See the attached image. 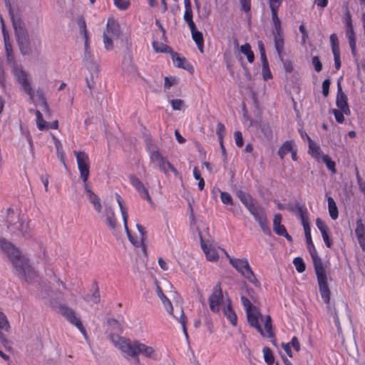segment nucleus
<instances>
[{"instance_id": "2", "label": "nucleus", "mask_w": 365, "mask_h": 365, "mask_svg": "<svg viewBox=\"0 0 365 365\" xmlns=\"http://www.w3.org/2000/svg\"><path fill=\"white\" fill-rule=\"evenodd\" d=\"M156 293L158 297L160 299L165 309L182 324V329L185 332L186 319L182 309L181 307H177L175 313H173V307L170 299L168 298V296L175 298L176 295V292L173 290L171 283L166 279L156 282Z\"/></svg>"}, {"instance_id": "59", "label": "nucleus", "mask_w": 365, "mask_h": 365, "mask_svg": "<svg viewBox=\"0 0 365 365\" xmlns=\"http://www.w3.org/2000/svg\"><path fill=\"white\" fill-rule=\"evenodd\" d=\"M158 264L163 271H168L169 269V264L168 262L164 260L162 257L158 258Z\"/></svg>"}, {"instance_id": "31", "label": "nucleus", "mask_w": 365, "mask_h": 365, "mask_svg": "<svg viewBox=\"0 0 365 365\" xmlns=\"http://www.w3.org/2000/svg\"><path fill=\"white\" fill-rule=\"evenodd\" d=\"M76 157L78 168L91 164L88 155L85 151L73 150Z\"/></svg>"}, {"instance_id": "48", "label": "nucleus", "mask_w": 365, "mask_h": 365, "mask_svg": "<svg viewBox=\"0 0 365 365\" xmlns=\"http://www.w3.org/2000/svg\"><path fill=\"white\" fill-rule=\"evenodd\" d=\"M220 199L223 204L225 205H232L233 200L232 197L230 193L227 192H221L220 193Z\"/></svg>"}, {"instance_id": "20", "label": "nucleus", "mask_w": 365, "mask_h": 365, "mask_svg": "<svg viewBox=\"0 0 365 365\" xmlns=\"http://www.w3.org/2000/svg\"><path fill=\"white\" fill-rule=\"evenodd\" d=\"M150 158L151 163H154L160 169L162 167V165L164 166L167 165L169 167L170 171L173 173L175 175H179V173L178 172V170L168 161L165 160L158 151H153L150 153Z\"/></svg>"}, {"instance_id": "33", "label": "nucleus", "mask_w": 365, "mask_h": 365, "mask_svg": "<svg viewBox=\"0 0 365 365\" xmlns=\"http://www.w3.org/2000/svg\"><path fill=\"white\" fill-rule=\"evenodd\" d=\"M189 28L191 31L192 39L195 41V42L197 45V47H198L199 50L200 51V52H202L204 41H203V37H202V33L197 30L195 25H194L193 28L192 27H189Z\"/></svg>"}, {"instance_id": "64", "label": "nucleus", "mask_w": 365, "mask_h": 365, "mask_svg": "<svg viewBox=\"0 0 365 365\" xmlns=\"http://www.w3.org/2000/svg\"><path fill=\"white\" fill-rule=\"evenodd\" d=\"M242 9L245 11H249L250 9V0H241Z\"/></svg>"}, {"instance_id": "56", "label": "nucleus", "mask_w": 365, "mask_h": 365, "mask_svg": "<svg viewBox=\"0 0 365 365\" xmlns=\"http://www.w3.org/2000/svg\"><path fill=\"white\" fill-rule=\"evenodd\" d=\"M334 58V65L336 70L339 69L341 67V60H340V51H336L333 52Z\"/></svg>"}, {"instance_id": "25", "label": "nucleus", "mask_w": 365, "mask_h": 365, "mask_svg": "<svg viewBox=\"0 0 365 365\" xmlns=\"http://www.w3.org/2000/svg\"><path fill=\"white\" fill-rule=\"evenodd\" d=\"M76 23L79 29V34L82 36L84 41L85 50L87 51L88 48V32L85 19L82 16H78L76 19Z\"/></svg>"}, {"instance_id": "3", "label": "nucleus", "mask_w": 365, "mask_h": 365, "mask_svg": "<svg viewBox=\"0 0 365 365\" xmlns=\"http://www.w3.org/2000/svg\"><path fill=\"white\" fill-rule=\"evenodd\" d=\"M209 305L212 312L217 313L222 310L232 325L237 324V316L232 308L231 301L228 297H224L220 284L213 288L209 297Z\"/></svg>"}, {"instance_id": "55", "label": "nucleus", "mask_w": 365, "mask_h": 365, "mask_svg": "<svg viewBox=\"0 0 365 365\" xmlns=\"http://www.w3.org/2000/svg\"><path fill=\"white\" fill-rule=\"evenodd\" d=\"M234 137L236 145L241 148L243 145V138L241 132L235 131L234 133Z\"/></svg>"}, {"instance_id": "39", "label": "nucleus", "mask_w": 365, "mask_h": 365, "mask_svg": "<svg viewBox=\"0 0 365 365\" xmlns=\"http://www.w3.org/2000/svg\"><path fill=\"white\" fill-rule=\"evenodd\" d=\"M263 357L267 365H277L272 351L268 347L263 348Z\"/></svg>"}, {"instance_id": "58", "label": "nucleus", "mask_w": 365, "mask_h": 365, "mask_svg": "<svg viewBox=\"0 0 365 365\" xmlns=\"http://www.w3.org/2000/svg\"><path fill=\"white\" fill-rule=\"evenodd\" d=\"M330 86V81L329 79H326L322 83V93L324 96H327L329 94V89Z\"/></svg>"}, {"instance_id": "9", "label": "nucleus", "mask_w": 365, "mask_h": 365, "mask_svg": "<svg viewBox=\"0 0 365 365\" xmlns=\"http://www.w3.org/2000/svg\"><path fill=\"white\" fill-rule=\"evenodd\" d=\"M226 255L229 259L231 265L248 282L256 284L258 281L252 270L247 259L246 258H235L230 257L227 252Z\"/></svg>"}, {"instance_id": "1", "label": "nucleus", "mask_w": 365, "mask_h": 365, "mask_svg": "<svg viewBox=\"0 0 365 365\" xmlns=\"http://www.w3.org/2000/svg\"><path fill=\"white\" fill-rule=\"evenodd\" d=\"M241 301L244 305L249 324L254 327L265 339L272 341L274 331L272 329L269 316L262 317L258 309L253 307L251 302L245 297H242Z\"/></svg>"}, {"instance_id": "14", "label": "nucleus", "mask_w": 365, "mask_h": 365, "mask_svg": "<svg viewBox=\"0 0 365 365\" xmlns=\"http://www.w3.org/2000/svg\"><path fill=\"white\" fill-rule=\"evenodd\" d=\"M122 331L121 324L114 319H108L106 324V334L108 339L112 342H119L122 340L120 333Z\"/></svg>"}, {"instance_id": "5", "label": "nucleus", "mask_w": 365, "mask_h": 365, "mask_svg": "<svg viewBox=\"0 0 365 365\" xmlns=\"http://www.w3.org/2000/svg\"><path fill=\"white\" fill-rule=\"evenodd\" d=\"M115 199H116V201H117L118 205L120 208V211L123 221L125 231L128 235L129 240L135 247H140V246L143 245V242L145 240V237H146V232L145 230V228L142 225L137 224L136 227L139 232V236L137 237L136 238H134L131 235L130 232L128 227V209L125 205L124 200H123L121 196L118 193H115Z\"/></svg>"}, {"instance_id": "17", "label": "nucleus", "mask_w": 365, "mask_h": 365, "mask_svg": "<svg viewBox=\"0 0 365 365\" xmlns=\"http://www.w3.org/2000/svg\"><path fill=\"white\" fill-rule=\"evenodd\" d=\"M0 250L9 262L21 252L15 245L3 237L0 238Z\"/></svg>"}, {"instance_id": "26", "label": "nucleus", "mask_w": 365, "mask_h": 365, "mask_svg": "<svg viewBox=\"0 0 365 365\" xmlns=\"http://www.w3.org/2000/svg\"><path fill=\"white\" fill-rule=\"evenodd\" d=\"M86 197L88 199L90 202L93 205L95 210L97 212H101V208L102 207L99 197L88 187V184L84 185Z\"/></svg>"}, {"instance_id": "51", "label": "nucleus", "mask_w": 365, "mask_h": 365, "mask_svg": "<svg viewBox=\"0 0 365 365\" xmlns=\"http://www.w3.org/2000/svg\"><path fill=\"white\" fill-rule=\"evenodd\" d=\"M177 83V78L173 76L170 77H165V83H164V88L165 89H170V87L173 85H175Z\"/></svg>"}, {"instance_id": "28", "label": "nucleus", "mask_w": 365, "mask_h": 365, "mask_svg": "<svg viewBox=\"0 0 365 365\" xmlns=\"http://www.w3.org/2000/svg\"><path fill=\"white\" fill-rule=\"evenodd\" d=\"M237 196L250 212H252L255 209L254 200L249 194L242 190H238L237 192Z\"/></svg>"}, {"instance_id": "63", "label": "nucleus", "mask_w": 365, "mask_h": 365, "mask_svg": "<svg viewBox=\"0 0 365 365\" xmlns=\"http://www.w3.org/2000/svg\"><path fill=\"white\" fill-rule=\"evenodd\" d=\"M284 68L287 73H292L294 71V66L289 61H285L284 63Z\"/></svg>"}, {"instance_id": "12", "label": "nucleus", "mask_w": 365, "mask_h": 365, "mask_svg": "<svg viewBox=\"0 0 365 365\" xmlns=\"http://www.w3.org/2000/svg\"><path fill=\"white\" fill-rule=\"evenodd\" d=\"M299 213H300V219L302 221V225L304 227V234H305V237H306L307 242L308 250H309V251L311 254V256L313 259L314 268H316V264L319 265V264H322L321 259L317 256V251L314 248V244H313V242L312 240L309 218H308L307 214L306 212H304V211L300 210Z\"/></svg>"}, {"instance_id": "13", "label": "nucleus", "mask_w": 365, "mask_h": 365, "mask_svg": "<svg viewBox=\"0 0 365 365\" xmlns=\"http://www.w3.org/2000/svg\"><path fill=\"white\" fill-rule=\"evenodd\" d=\"M315 271L322 298L326 304H329L330 302V290L327 283V275L322 264H316Z\"/></svg>"}, {"instance_id": "4", "label": "nucleus", "mask_w": 365, "mask_h": 365, "mask_svg": "<svg viewBox=\"0 0 365 365\" xmlns=\"http://www.w3.org/2000/svg\"><path fill=\"white\" fill-rule=\"evenodd\" d=\"M123 39L126 42L128 41V37L123 34L118 21L114 18H109L103 33V43L105 49L108 51H113L114 41Z\"/></svg>"}, {"instance_id": "40", "label": "nucleus", "mask_w": 365, "mask_h": 365, "mask_svg": "<svg viewBox=\"0 0 365 365\" xmlns=\"http://www.w3.org/2000/svg\"><path fill=\"white\" fill-rule=\"evenodd\" d=\"M90 168H91V164L78 168L79 173H80V178L82 180V181L83 182L84 185L86 184H88V178L90 175Z\"/></svg>"}, {"instance_id": "8", "label": "nucleus", "mask_w": 365, "mask_h": 365, "mask_svg": "<svg viewBox=\"0 0 365 365\" xmlns=\"http://www.w3.org/2000/svg\"><path fill=\"white\" fill-rule=\"evenodd\" d=\"M282 0H269V7L272 11V19L274 26L273 36L276 50L279 55L283 51L284 39L281 28V21L277 16V11Z\"/></svg>"}, {"instance_id": "7", "label": "nucleus", "mask_w": 365, "mask_h": 365, "mask_svg": "<svg viewBox=\"0 0 365 365\" xmlns=\"http://www.w3.org/2000/svg\"><path fill=\"white\" fill-rule=\"evenodd\" d=\"M10 263L16 274L26 281H31L36 276V273L30 264L28 257L21 252Z\"/></svg>"}, {"instance_id": "54", "label": "nucleus", "mask_w": 365, "mask_h": 365, "mask_svg": "<svg viewBox=\"0 0 365 365\" xmlns=\"http://www.w3.org/2000/svg\"><path fill=\"white\" fill-rule=\"evenodd\" d=\"M114 4L118 9L121 10L126 9L130 4L129 1L125 0H114Z\"/></svg>"}, {"instance_id": "32", "label": "nucleus", "mask_w": 365, "mask_h": 365, "mask_svg": "<svg viewBox=\"0 0 365 365\" xmlns=\"http://www.w3.org/2000/svg\"><path fill=\"white\" fill-rule=\"evenodd\" d=\"M294 149V143L293 140H287L283 143V144L280 146L278 150V155L280 158H284V157Z\"/></svg>"}, {"instance_id": "22", "label": "nucleus", "mask_w": 365, "mask_h": 365, "mask_svg": "<svg viewBox=\"0 0 365 365\" xmlns=\"http://www.w3.org/2000/svg\"><path fill=\"white\" fill-rule=\"evenodd\" d=\"M307 140L309 143L308 153L311 155L312 157L314 158L316 160L321 162L322 156H324L325 154H323L319 145L313 142L309 136H307Z\"/></svg>"}, {"instance_id": "37", "label": "nucleus", "mask_w": 365, "mask_h": 365, "mask_svg": "<svg viewBox=\"0 0 365 365\" xmlns=\"http://www.w3.org/2000/svg\"><path fill=\"white\" fill-rule=\"evenodd\" d=\"M13 354L11 344H0V356L4 360H9Z\"/></svg>"}, {"instance_id": "18", "label": "nucleus", "mask_w": 365, "mask_h": 365, "mask_svg": "<svg viewBox=\"0 0 365 365\" xmlns=\"http://www.w3.org/2000/svg\"><path fill=\"white\" fill-rule=\"evenodd\" d=\"M201 248L205 255L207 260L211 262H217L220 259L218 249L213 246L210 242H205L200 239Z\"/></svg>"}, {"instance_id": "60", "label": "nucleus", "mask_w": 365, "mask_h": 365, "mask_svg": "<svg viewBox=\"0 0 365 365\" xmlns=\"http://www.w3.org/2000/svg\"><path fill=\"white\" fill-rule=\"evenodd\" d=\"M20 227H21L20 232H21V234L23 235H26L29 232L30 229H29L28 222H21L20 225Z\"/></svg>"}, {"instance_id": "29", "label": "nucleus", "mask_w": 365, "mask_h": 365, "mask_svg": "<svg viewBox=\"0 0 365 365\" xmlns=\"http://www.w3.org/2000/svg\"><path fill=\"white\" fill-rule=\"evenodd\" d=\"M316 225L318 229L320 230L321 234L322 235L323 240L327 247H331L332 245V242L329 239L328 235V227L325 225V223L320 219L317 218L316 220Z\"/></svg>"}, {"instance_id": "62", "label": "nucleus", "mask_w": 365, "mask_h": 365, "mask_svg": "<svg viewBox=\"0 0 365 365\" xmlns=\"http://www.w3.org/2000/svg\"><path fill=\"white\" fill-rule=\"evenodd\" d=\"M282 349H284V351L286 352V354L291 358H292L294 356V350L292 347V346H287V345H283L282 344Z\"/></svg>"}, {"instance_id": "46", "label": "nucleus", "mask_w": 365, "mask_h": 365, "mask_svg": "<svg viewBox=\"0 0 365 365\" xmlns=\"http://www.w3.org/2000/svg\"><path fill=\"white\" fill-rule=\"evenodd\" d=\"M293 263L298 272L302 273L305 270V264L301 257H296L294 259Z\"/></svg>"}, {"instance_id": "38", "label": "nucleus", "mask_w": 365, "mask_h": 365, "mask_svg": "<svg viewBox=\"0 0 365 365\" xmlns=\"http://www.w3.org/2000/svg\"><path fill=\"white\" fill-rule=\"evenodd\" d=\"M329 213L331 219L336 220L338 217L339 212L334 200L331 197L327 198Z\"/></svg>"}, {"instance_id": "23", "label": "nucleus", "mask_w": 365, "mask_h": 365, "mask_svg": "<svg viewBox=\"0 0 365 365\" xmlns=\"http://www.w3.org/2000/svg\"><path fill=\"white\" fill-rule=\"evenodd\" d=\"M130 181L132 185L136 189V190L139 192V194L144 198H145L148 202H151L150 196L148 194V190L144 187L142 182L135 176L130 177Z\"/></svg>"}, {"instance_id": "44", "label": "nucleus", "mask_w": 365, "mask_h": 365, "mask_svg": "<svg viewBox=\"0 0 365 365\" xmlns=\"http://www.w3.org/2000/svg\"><path fill=\"white\" fill-rule=\"evenodd\" d=\"M216 133H217V135H218L222 150V151H224L225 149H224V146H223L222 140H223V137H224V135L225 133V128L223 124L218 123L217 125Z\"/></svg>"}, {"instance_id": "45", "label": "nucleus", "mask_w": 365, "mask_h": 365, "mask_svg": "<svg viewBox=\"0 0 365 365\" xmlns=\"http://www.w3.org/2000/svg\"><path fill=\"white\" fill-rule=\"evenodd\" d=\"M184 20L187 23L189 27H194L195 23L192 20V9H187L185 10L184 16H183Z\"/></svg>"}, {"instance_id": "19", "label": "nucleus", "mask_w": 365, "mask_h": 365, "mask_svg": "<svg viewBox=\"0 0 365 365\" xmlns=\"http://www.w3.org/2000/svg\"><path fill=\"white\" fill-rule=\"evenodd\" d=\"M336 104L339 109H340L346 115L351 114V110L347 103V97L343 92L341 83L339 81L337 83V95L336 99Z\"/></svg>"}, {"instance_id": "49", "label": "nucleus", "mask_w": 365, "mask_h": 365, "mask_svg": "<svg viewBox=\"0 0 365 365\" xmlns=\"http://www.w3.org/2000/svg\"><path fill=\"white\" fill-rule=\"evenodd\" d=\"M331 113L334 115L335 119H336V120L339 123H344V115H345V113H343L340 109H339V110L338 109H333L331 111Z\"/></svg>"}, {"instance_id": "61", "label": "nucleus", "mask_w": 365, "mask_h": 365, "mask_svg": "<svg viewBox=\"0 0 365 365\" xmlns=\"http://www.w3.org/2000/svg\"><path fill=\"white\" fill-rule=\"evenodd\" d=\"M299 29L302 35V41L305 43L308 38V33L306 30V28L304 24H301Z\"/></svg>"}, {"instance_id": "50", "label": "nucleus", "mask_w": 365, "mask_h": 365, "mask_svg": "<svg viewBox=\"0 0 365 365\" xmlns=\"http://www.w3.org/2000/svg\"><path fill=\"white\" fill-rule=\"evenodd\" d=\"M170 104L173 110H180L184 106V102L181 99H173L170 101Z\"/></svg>"}, {"instance_id": "27", "label": "nucleus", "mask_w": 365, "mask_h": 365, "mask_svg": "<svg viewBox=\"0 0 365 365\" xmlns=\"http://www.w3.org/2000/svg\"><path fill=\"white\" fill-rule=\"evenodd\" d=\"M172 59L175 66L181 68L189 71H192V66L186 61V59L176 53H172Z\"/></svg>"}, {"instance_id": "42", "label": "nucleus", "mask_w": 365, "mask_h": 365, "mask_svg": "<svg viewBox=\"0 0 365 365\" xmlns=\"http://www.w3.org/2000/svg\"><path fill=\"white\" fill-rule=\"evenodd\" d=\"M153 47L155 52L167 53L170 51V48L166 44L154 41Z\"/></svg>"}, {"instance_id": "30", "label": "nucleus", "mask_w": 365, "mask_h": 365, "mask_svg": "<svg viewBox=\"0 0 365 365\" xmlns=\"http://www.w3.org/2000/svg\"><path fill=\"white\" fill-rule=\"evenodd\" d=\"M250 213L258 222L263 232H268L269 230L267 225V219L266 215L263 212H257L255 209L252 212H250Z\"/></svg>"}, {"instance_id": "16", "label": "nucleus", "mask_w": 365, "mask_h": 365, "mask_svg": "<svg viewBox=\"0 0 365 365\" xmlns=\"http://www.w3.org/2000/svg\"><path fill=\"white\" fill-rule=\"evenodd\" d=\"M98 214L111 230L116 228L118 225L117 219L110 206L105 204L103 209L101 207V212H98Z\"/></svg>"}, {"instance_id": "53", "label": "nucleus", "mask_w": 365, "mask_h": 365, "mask_svg": "<svg viewBox=\"0 0 365 365\" xmlns=\"http://www.w3.org/2000/svg\"><path fill=\"white\" fill-rule=\"evenodd\" d=\"M262 74L263 79L264 81L271 79L272 78V75L271 71L269 68V65L262 66Z\"/></svg>"}, {"instance_id": "10", "label": "nucleus", "mask_w": 365, "mask_h": 365, "mask_svg": "<svg viewBox=\"0 0 365 365\" xmlns=\"http://www.w3.org/2000/svg\"><path fill=\"white\" fill-rule=\"evenodd\" d=\"M13 24L16 31L17 41L20 50L24 55L31 53L32 49L31 41L29 37L28 33L25 29L24 24L21 20H16L12 16Z\"/></svg>"}, {"instance_id": "57", "label": "nucleus", "mask_w": 365, "mask_h": 365, "mask_svg": "<svg viewBox=\"0 0 365 365\" xmlns=\"http://www.w3.org/2000/svg\"><path fill=\"white\" fill-rule=\"evenodd\" d=\"M312 63L314 66L316 71L319 72L322 69V65L317 56H314L312 58Z\"/></svg>"}, {"instance_id": "21", "label": "nucleus", "mask_w": 365, "mask_h": 365, "mask_svg": "<svg viewBox=\"0 0 365 365\" xmlns=\"http://www.w3.org/2000/svg\"><path fill=\"white\" fill-rule=\"evenodd\" d=\"M346 36L349 40V43L351 50V53L353 56L356 55V36L354 31V29L351 24V20L350 16L347 17L346 19Z\"/></svg>"}, {"instance_id": "35", "label": "nucleus", "mask_w": 365, "mask_h": 365, "mask_svg": "<svg viewBox=\"0 0 365 365\" xmlns=\"http://www.w3.org/2000/svg\"><path fill=\"white\" fill-rule=\"evenodd\" d=\"M1 22L2 33H3V36H4V45H5V51H6V55H7L8 60H9L11 56L12 48H11V46L9 42V34L5 30L4 23V21L2 19H1Z\"/></svg>"}, {"instance_id": "36", "label": "nucleus", "mask_w": 365, "mask_h": 365, "mask_svg": "<svg viewBox=\"0 0 365 365\" xmlns=\"http://www.w3.org/2000/svg\"><path fill=\"white\" fill-rule=\"evenodd\" d=\"M240 51L246 56L249 63H252L255 60V55L251 50V46L248 43L242 45L240 47Z\"/></svg>"}, {"instance_id": "41", "label": "nucleus", "mask_w": 365, "mask_h": 365, "mask_svg": "<svg viewBox=\"0 0 365 365\" xmlns=\"http://www.w3.org/2000/svg\"><path fill=\"white\" fill-rule=\"evenodd\" d=\"M36 125L40 130H46L48 128V123L43 118L42 114L39 110H36Z\"/></svg>"}, {"instance_id": "15", "label": "nucleus", "mask_w": 365, "mask_h": 365, "mask_svg": "<svg viewBox=\"0 0 365 365\" xmlns=\"http://www.w3.org/2000/svg\"><path fill=\"white\" fill-rule=\"evenodd\" d=\"M59 312L66 318V319L73 325L76 326L81 333L85 334L86 330L83 326L81 319L77 316L76 313L71 309L60 305L58 307Z\"/></svg>"}, {"instance_id": "34", "label": "nucleus", "mask_w": 365, "mask_h": 365, "mask_svg": "<svg viewBox=\"0 0 365 365\" xmlns=\"http://www.w3.org/2000/svg\"><path fill=\"white\" fill-rule=\"evenodd\" d=\"M282 217L280 215H276L273 220V230L276 234L282 235L286 234V229L284 225H281Z\"/></svg>"}, {"instance_id": "6", "label": "nucleus", "mask_w": 365, "mask_h": 365, "mask_svg": "<svg viewBox=\"0 0 365 365\" xmlns=\"http://www.w3.org/2000/svg\"><path fill=\"white\" fill-rule=\"evenodd\" d=\"M115 346L128 359H134L140 354L148 357H155L156 355L153 348L145 344H115Z\"/></svg>"}, {"instance_id": "24", "label": "nucleus", "mask_w": 365, "mask_h": 365, "mask_svg": "<svg viewBox=\"0 0 365 365\" xmlns=\"http://www.w3.org/2000/svg\"><path fill=\"white\" fill-rule=\"evenodd\" d=\"M355 233L360 247L365 252V225L362 222L361 220L356 221Z\"/></svg>"}, {"instance_id": "11", "label": "nucleus", "mask_w": 365, "mask_h": 365, "mask_svg": "<svg viewBox=\"0 0 365 365\" xmlns=\"http://www.w3.org/2000/svg\"><path fill=\"white\" fill-rule=\"evenodd\" d=\"M11 72L16 83L21 86L22 90L33 100L34 97V90L32 88L31 78L29 73L22 68L18 66H14Z\"/></svg>"}, {"instance_id": "47", "label": "nucleus", "mask_w": 365, "mask_h": 365, "mask_svg": "<svg viewBox=\"0 0 365 365\" xmlns=\"http://www.w3.org/2000/svg\"><path fill=\"white\" fill-rule=\"evenodd\" d=\"M10 328L9 323L6 315L0 311V329L8 331Z\"/></svg>"}, {"instance_id": "43", "label": "nucleus", "mask_w": 365, "mask_h": 365, "mask_svg": "<svg viewBox=\"0 0 365 365\" xmlns=\"http://www.w3.org/2000/svg\"><path fill=\"white\" fill-rule=\"evenodd\" d=\"M321 161L324 162L326 164L327 168L332 173H336V168H335V166H336L335 163L331 160V158H329V156L328 155H325L324 156H322Z\"/></svg>"}, {"instance_id": "52", "label": "nucleus", "mask_w": 365, "mask_h": 365, "mask_svg": "<svg viewBox=\"0 0 365 365\" xmlns=\"http://www.w3.org/2000/svg\"><path fill=\"white\" fill-rule=\"evenodd\" d=\"M330 41H331V43L332 52H334V51H339L338 38H337V36H336V35L335 34H332L330 36Z\"/></svg>"}]
</instances>
